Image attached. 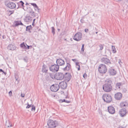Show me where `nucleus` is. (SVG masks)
Returning a JSON list of instances; mask_svg holds the SVG:
<instances>
[{
    "mask_svg": "<svg viewBox=\"0 0 128 128\" xmlns=\"http://www.w3.org/2000/svg\"><path fill=\"white\" fill-rule=\"evenodd\" d=\"M98 33V32H96V34H97Z\"/></svg>",
    "mask_w": 128,
    "mask_h": 128,
    "instance_id": "nucleus-62",
    "label": "nucleus"
},
{
    "mask_svg": "<svg viewBox=\"0 0 128 128\" xmlns=\"http://www.w3.org/2000/svg\"><path fill=\"white\" fill-rule=\"evenodd\" d=\"M36 20V19H34V20H33V22H34H34H35V21Z\"/></svg>",
    "mask_w": 128,
    "mask_h": 128,
    "instance_id": "nucleus-56",
    "label": "nucleus"
},
{
    "mask_svg": "<svg viewBox=\"0 0 128 128\" xmlns=\"http://www.w3.org/2000/svg\"><path fill=\"white\" fill-rule=\"evenodd\" d=\"M108 111L109 112L112 114H113L115 112L114 108L112 106H110L108 107Z\"/></svg>",
    "mask_w": 128,
    "mask_h": 128,
    "instance_id": "nucleus-12",
    "label": "nucleus"
},
{
    "mask_svg": "<svg viewBox=\"0 0 128 128\" xmlns=\"http://www.w3.org/2000/svg\"><path fill=\"white\" fill-rule=\"evenodd\" d=\"M25 4H26V5H29V4L27 2V3H26Z\"/></svg>",
    "mask_w": 128,
    "mask_h": 128,
    "instance_id": "nucleus-55",
    "label": "nucleus"
},
{
    "mask_svg": "<svg viewBox=\"0 0 128 128\" xmlns=\"http://www.w3.org/2000/svg\"><path fill=\"white\" fill-rule=\"evenodd\" d=\"M8 94L10 96H12V92L11 91H10L9 93Z\"/></svg>",
    "mask_w": 128,
    "mask_h": 128,
    "instance_id": "nucleus-43",
    "label": "nucleus"
},
{
    "mask_svg": "<svg viewBox=\"0 0 128 128\" xmlns=\"http://www.w3.org/2000/svg\"><path fill=\"white\" fill-rule=\"evenodd\" d=\"M118 128H124L120 126Z\"/></svg>",
    "mask_w": 128,
    "mask_h": 128,
    "instance_id": "nucleus-53",
    "label": "nucleus"
},
{
    "mask_svg": "<svg viewBox=\"0 0 128 128\" xmlns=\"http://www.w3.org/2000/svg\"><path fill=\"white\" fill-rule=\"evenodd\" d=\"M72 60L74 62L76 61V59H72Z\"/></svg>",
    "mask_w": 128,
    "mask_h": 128,
    "instance_id": "nucleus-51",
    "label": "nucleus"
},
{
    "mask_svg": "<svg viewBox=\"0 0 128 128\" xmlns=\"http://www.w3.org/2000/svg\"><path fill=\"white\" fill-rule=\"evenodd\" d=\"M126 1L127 2H128V0H126Z\"/></svg>",
    "mask_w": 128,
    "mask_h": 128,
    "instance_id": "nucleus-61",
    "label": "nucleus"
},
{
    "mask_svg": "<svg viewBox=\"0 0 128 128\" xmlns=\"http://www.w3.org/2000/svg\"><path fill=\"white\" fill-rule=\"evenodd\" d=\"M80 66H78V70H80Z\"/></svg>",
    "mask_w": 128,
    "mask_h": 128,
    "instance_id": "nucleus-49",
    "label": "nucleus"
},
{
    "mask_svg": "<svg viewBox=\"0 0 128 128\" xmlns=\"http://www.w3.org/2000/svg\"><path fill=\"white\" fill-rule=\"evenodd\" d=\"M66 62V66L65 67L63 68L64 71H68L71 69L72 66L70 64V61H68L66 58H65Z\"/></svg>",
    "mask_w": 128,
    "mask_h": 128,
    "instance_id": "nucleus-6",
    "label": "nucleus"
},
{
    "mask_svg": "<svg viewBox=\"0 0 128 128\" xmlns=\"http://www.w3.org/2000/svg\"><path fill=\"white\" fill-rule=\"evenodd\" d=\"M18 7L20 6V5L22 7V8L23 9H24V3L23 1H20V3H18Z\"/></svg>",
    "mask_w": 128,
    "mask_h": 128,
    "instance_id": "nucleus-25",
    "label": "nucleus"
},
{
    "mask_svg": "<svg viewBox=\"0 0 128 128\" xmlns=\"http://www.w3.org/2000/svg\"><path fill=\"white\" fill-rule=\"evenodd\" d=\"M64 74L63 73L58 72L56 74V79L57 80H61L64 79Z\"/></svg>",
    "mask_w": 128,
    "mask_h": 128,
    "instance_id": "nucleus-9",
    "label": "nucleus"
},
{
    "mask_svg": "<svg viewBox=\"0 0 128 128\" xmlns=\"http://www.w3.org/2000/svg\"><path fill=\"white\" fill-rule=\"evenodd\" d=\"M5 3L6 6L10 8L13 9L15 8L16 7L15 4L13 2H6Z\"/></svg>",
    "mask_w": 128,
    "mask_h": 128,
    "instance_id": "nucleus-10",
    "label": "nucleus"
},
{
    "mask_svg": "<svg viewBox=\"0 0 128 128\" xmlns=\"http://www.w3.org/2000/svg\"><path fill=\"white\" fill-rule=\"evenodd\" d=\"M6 126L8 127H10L12 126V124L10 122H9L8 123L6 122Z\"/></svg>",
    "mask_w": 128,
    "mask_h": 128,
    "instance_id": "nucleus-28",
    "label": "nucleus"
},
{
    "mask_svg": "<svg viewBox=\"0 0 128 128\" xmlns=\"http://www.w3.org/2000/svg\"><path fill=\"white\" fill-rule=\"evenodd\" d=\"M60 88L59 85L58 84H55L52 85L50 87L51 90L53 92H56Z\"/></svg>",
    "mask_w": 128,
    "mask_h": 128,
    "instance_id": "nucleus-8",
    "label": "nucleus"
},
{
    "mask_svg": "<svg viewBox=\"0 0 128 128\" xmlns=\"http://www.w3.org/2000/svg\"><path fill=\"white\" fill-rule=\"evenodd\" d=\"M59 66L58 65L54 64L51 65L49 68L50 70L53 72H57L59 70Z\"/></svg>",
    "mask_w": 128,
    "mask_h": 128,
    "instance_id": "nucleus-5",
    "label": "nucleus"
},
{
    "mask_svg": "<svg viewBox=\"0 0 128 128\" xmlns=\"http://www.w3.org/2000/svg\"><path fill=\"white\" fill-rule=\"evenodd\" d=\"M102 98L104 102L107 103H110L112 100V98L111 96L108 94H103Z\"/></svg>",
    "mask_w": 128,
    "mask_h": 128,
    "instance_id": "nucleus-2",
    "label": "nucleus"
},
{
    "mask_svg": "<svg viewBox=\"0 0 128 128\" xmlns=\"http://www.w3.org/2000/svg\"><path fill=\"white\" fill-rule=\"evenodd\" d=\"M0 72H2V74H4L5 75L6 74V73L5 72H4V70L1 69H0Z\"/></svg>",
    "mask_w": 128,
    "mask_h": 128,
    "instance_id": "nucleus-34",
    "label": "nucleus"
},
{
    "mask_svg": "<svg viewBox=\"0 0 128 128\" xmlns=\"http://www.w3.org/2000/svg\"><path fill=\"white\" fill-rule=\"evenodd\" d=\"M9 12H12L10 14V15L12 14L13 13H14V10H13L12 11H10L9 10Z\"/></svg>",
    "mask_w": 128,
    "mask_h": 128,
    "instance_id": "nucleus-48",
    "label": "nucleus"
},
{
    "mask_svg": "<svg viewBox=\"0 0 128 128\" xmlns=\"http://www.w3.org/2000/svg\"><path fill=\"white\" fill-rule=\"evenodd\" d=\"M76 66H80L79 65V63L78 62H76Z\"/></svg>",
    "mask_w": 128,
    "mask_h": 128,
    "instance_id": "nucleus-47",
    "label": "nucleus"
},
{
    "mask_svg": "<svg viewBox=\"0 0 128 128\" xmlns=\"http://www.w3.org/2000/svg\"><path fill=\"white\" fill-rule=\"evenodd\" d=\"M112 81L110 78L107 79L105 80V83L102 86L103 90L105 92H109L112 89Z\"/></svg>",
    "mask_w": 128,
    "mask_h": 128,
    "instance_id": "nucleus-1",
    "label": "nucleus"
},
{
    "mask_svg": "<svg viewBox=\"0 0 128 128\" xmlns=\"http://www.w3.org/2000/svg\"><path fill=\"white\" fill-rule=\"evenodd\" d=\"M82 20H83L82 19H81V20H80V21H81V22H82V23H83L84 22H84L83 21V22H82Z\"/></svg>",
    "mask_w": 128,
    "mask_h": 128,
    "instance_id": "nucleus-52",
    "label": "nucleus"
},
{
    "mask_svg": "<svg viewBox=\"0 0 128 128\" xmlns=\"http://www.w3.org/2000/svg\"><path fill=\"white\" fill-rule=\"evenodd\" d=\"M64 75V80H66L67 82H68L71 79V74L69 73H66Z\"/></svg>",
    "mask_w": 128,
    "mask_h": 128,
    "instance_id": "nucleus-15",
    "label": "nucleus"
},
{
    "mask_svg": "<svg viewBox=\"0 0 128 128\" xmlns=\"http://www.w3.org/2000/svg\"><path fill=\"white\" fill-rule=\"evenodd\" d=\"M59 85L60 87L62 89H66L67 86V84L65 82H60Z\"/></svg>",
    "mask_w": 128,
    "mask_h": 128,
    "instance_id": "nucleus-17",
    "label": "nucleus"
},
{
    "mask_svg": "<svg viewBox=\"0 0 128 128\" xmlns=\"http://www.w3.org/2000/svg\"><path fill=\"white\" fill-rule=\"evenodd\" d=\"M31 4L34 6V8L37 5L35 3H30Z\"/></svg>",
    "mask_w": 128,
    "mask_h": 128,
    "instance_id": "nucleus-41",
    "label": "nucleus"
},
{
    "mask_svg": "<svg viewBox=\"0 0 128 128\" xmlns=\"http://www.w3.org/2000/svg\"><path fill=\"white\" fill-rule=\"evenodd\" d=\"M122 97V94L120 92H118L115 94L114 96V98L117 100H120Z\"/></svg>",
    "mask_w": 128,
    "mask_h": 128,
    "instance_id": "nucleus-18",
    "label": "nucleus"
},
{
    "mask_svg": "<svg viewBox=\"0 0 128 128\" xmlns=\"http://www.w3.org/2000/svg\"><path fill=\"white\" fill-rule=\"evenodd\" d=\"M26 44V46H27V47L26 46V49H30V46H28Z\"/></svg>",
    "mask_w": 128,
    "mask_h": 128,
    "instance_id": "nucleus-44",
    "label": "nucleus"
},
{
    "mask_svg": "<svg viewBox=\"0 0 128 128\" xmlns=\"http://www.w3.org/2000/svg\"><path fill=\"white\" fill-rule=\"evenodd\" d=\"M27 104H28L27 106L26 107V108H30V107H32V105H30L28 103V102Z\"/></svg>",
    "mask_w": 128,
    "mask_h": 128,
    "instance_id": "nucleus-38",
    "label": "nucleus"
},
{
    "mask_svg": "<svg viewBox=\"0 0 128 128\" xmlns=\"http://www.w3.org/2000/svg\"><path fill=\"white\" fill-rule=\"evenodd\" d=\"M84 44H83L82 45V46L81 48V50L82 51H84Z\"/></svg>",
    "mask_w": 128,
    "mask_h": 128,
    "instance_id": "nucleus-39",
    "label": "nucleus"
},
{
    "mask_svg": "<svg viewBox=\"0 0 128 128\" xmlns=\"http://www.w3.org/2000/svg\"><path fill=\"white\" fill-rule=\"evenodd\" d=\"M15 78L16 79V80L17 81L18 80V78H16V77H15Z\"/></svg>",
    "mask_w": 128,
    "mask_h": 128,
    "instance_id": "nucleus-60",
    "label": "nucleus"
},
{
    "mask_svg": "<svg viewBox=\"0 0 128 128\" xmlns=\"http://www.w3.org/2000/svg\"><path fill=\"white\" fill-rule=\"evenodd\" d=\"M87 76V75L86 73H84L83 76V77L84 78H86Z\"/></svg>",
    "mask_w": 128,
    "mask_h": 128,
    "instance_id": "nucleus-42",
    "label": "nucleus"
},
{
    "mask_svg": "<svg viewBox=\"0 0 128 128\" xmlns=\"http://www.w3.org/2000/svg\"><path fill=\"white\" fill-rule=\"evenodd\" d=\"M101 62L107 65L111 64L110 60L108 58H102L101 59Z\"/></svg>",
    "mask_w": 128,
    "mask_h": 128,
    "instance_id": "nucleus-13",
    "label": "nucleus"
},
{
    "mask_svg": "<svg viewBox=\"0 0 128 128\" xmlns=\"http://www.w3.org/2000/svg\"><path fill=\"white\" fill-rule=\"evenodd\" d=\"M30 48H32V46H30Z\"/></svg>",
    "mask_w": 128,
    "mask_h": 128,
    "instance_id": "nucleus-54",
    "label": "nucleus"
},
{
    "mask_svg": "<svg viewBox=\"0 0 128 128\" xmlns=\"http://www.w3.org/2000/svg\"><path fill=\"white\" fill-rule=\"evenodd\" d=\"M123 84L122 82H118L117 83L116 85V87L117 88L120 89V86H122Z\"/></svg>",
    "mask_w": 128,
    "mask_h": 128,
    "instance_id": "nucleus-26",
    "label": "nucleus"
},
{
    "mask_svg": "<svg viewBox=\"0 0 128 128\" xmlns=\"http://www.w3.org/2000/svg\"><path fill=\"white\" fill-rule=\"evenodd\" d=\"M120 106L121 108L125 107L126 108H128V102L126 101H124L120 104Z\"/></svg>",
    "mask_w": 128,
    "mask_h": 128,
    "instance_id": "nucleus-19",
    "label": "nucleus"
},
{
    "mask_svg": "<svg viewBox=\"0 0 128 128\" xmlns=\"http://www.w3.org/2000/svg\"><path fill=\"white\" fill-rule=\"evenodd\" d=\"M58 31L59 32L60 31V29H58Z\"/></svg>",
    "mask_w": 128,
    "mask_h": 128,
    "instance_id": "nucleus-59",
    "label": "nucleus"
},
{
    "mask_svg": "<svg viewBox=\"0 0 128 128\" xmlns=\"http://www.w3.org/2000/svg\"><path fill=\"white\" fill-rule=\"evenodd\" d=\"M7 48L9 50H13L16 49V47L10 44L8 46Z\"/></svg>",
    "mask_w": 128,
    "mask_h": 128,
    "instance_id": "nucleus-21",
    "label": "nucleus"
},
{
    "mask_svg": "<svg viewBox=\"0 0 128 128\" xmlns=\"http://www.w3.org/2000/svg\"><path fill=\"white\" fill-rule=\"evenodd\" d=\"M49 76L52 79H54L55 77V76H54V74L52 73H50L49 74Z\"/></svg>",
    "mask_w": 128,
    "mask_h": 128,
    "instance_id": "nucleus-31",
    "label": "nucleus"
},
{
    "mask_svg": "<svg viewBox=\"0 0 128 128\" xmlns=\"http://www.w3.org/2000/svg\"><path fill=\"white\" fill-rule=\"evenodd\" d=\"M34 8L36 11H37L38 12H40V10L37 5H36L35 7H34Z\"/></svg>",
    "mask_w": 128,
    "mask_h": 128,
    "instance_id": "nucleus-32",
    "label": "nucleus"
},
{
    "mask_svg": "<svg viewBox=\"0 0 128 128\" xmlns=\"http://www.w3.org/2000/svg\"><path fill=\"white\" fill-rule=\"evenodd\" d=\"M126 108H123L120 110V115L122 117H123L126 115Z\"/></svg>",
    "mask_w": 128,
    "mask_h": 128,
    "instance_id": "nucleus-16",
    "label": "nucleus"
},
{
    "mask_svg": "<svg viewBox=\"0 0 128 128\" xmlns=\"http://www.w3.org/2000/svg\"><path fill=\"white\" fill-rule=\"evenodd\" d=\"M20 47L23 48L25 49H26V46L25 45L24 43V42L20 44Z\"/></svg>",
    "mask_w": 128,
    "mask_h": 128,
    "instance_id": "nucleus-29",
    "label": "nucleus"
},
{
    "mask_svg": "<svg viewBox=\"0 0 128 128\" xmlns=\"http://www.w3.org/2000/svg\"><path fill=\"white\" fill-rule=\"evenodd\" d=\"M32 25L33 26H34V23L32 22Z\"/></svg>",
    "mask_w": 128,
    "mask_h": 128,
    "instance_id": "nucleus-58",
    "label": "nucleus"
},
{
    "mask_svg": "<svg viewBox=\"0 0 128 128\" xmlns=\"http://www.w3.org/2000/svg\"><path fill=\"white\" fill-rule=\"evenodd\" d=\"M32 108L31 110V111H34L35 110V106H34V105H32Z\"/></svg>",
    "mask_w": 128,
    "mask_h": 128,
    "instance_id": "nucleus-36",
    "label": "nucleus"
},
{
    "mask_svg": "<svg viewBox=\"0 0 128 128\" xmlns=\"http://www.w3.org/2000/svg\"><path fill=\"white\" fill-rule=\"evenodd\" d=\"M32 30V27L31 25L27 26L26 27V31L30 33L32 32L31 30Z\"/></svg>",
    "mask_w": 128,
    "mask_h": 128,
    "instance_id": "nucleus-23",
    "label": "nucleus"
},
{
    "mask_svg": "<svg viewBox=\"0 0 128 128\" xmlns=\"http://www.w3.org/2000/svg\"><path fill=\"white\" fill-rule=\"evenodd\" d=\"M25 96V94H21V96L22 97H24Z\"/></svg>",
    "mask_w": 128,
    "mask_h": 128,
    "instance_id": "nucleus-45",
    "label": "nucleus"
},
{
    "mask_svg": "<svg viewBox=\"0 0 128 128\" xmlns=\"http://www.w3.org/2000/svg\"><path fill=\"white\" fill-rule=\"evenodd\" d=\"M88 29L86 28L85 29V31L86 32V33L88 32Z\"/></svg>",
    "mask_w": 128,
    "mask_h": 128,
    "instance_id": "nucleus-46",
    "label": "nucleus"
},
{
    "mask_svg": "<svg viewBox=\"0 0 128 128\" xmlns=\"http://www.w3.org/2000/svg\"><path fill=\"white\" fill-rule=\"evenodd\" d=\"M118 63H119L120 64V63H122L121 61V60H118Z\"/></svg>",
    "mask_w": 128,
    "mask_h": 128,
    "instance_id": "nucleus-50",
    "label": "nucleus"
},
{
    "mask_svg": "<svg viewBox=\"0 0 128 128\" xmlns=\"http://www.w3.org/2000/svg\"><path fill=\"white\" fill-rule=\"evenodd\" d=\"M23 60L26 62H27L28 60V59L26 56L24 57L23 58Z\"/></svg>",
    "mask_w": 128,
    "mask_h": 128,
    "instance_id": "nucleus-37",
    "label": "nucleus"
},
{
    "mask_svg": "<svg viewBox=\"0 0 128 128\" xmlns=\"http://www.w3.org/2000/svg\"><path fill=\"white\" fill-rule=\"evenodd\" d=\"M58 101L60 103L64 102L67 103H70V101L66 100L65 99H64L63 100L60 99Z\"/></svg>",
    "mask_w": 128,
    "mask_h": 128,
    "instance_id": "nucleus-27",
    "label": "nucleus"
},
{
    "mask_svg": "<svg viewBox=\"0 0 128 128\" xmlns=\"http://www.w3.org/2000/svg\"><path fill=\"white\" fill-rule=\"evenodd\" d=\"M4 36H4L3 35L2 36V37L3 39H4Z\"/></svg>",
    "mask_w": 128,
    "mask_h": 128,
    "instance_id": "nucleus-57",
    "label": "nucleus"
},
{
    "mask_svg": "<svg viewBox=\"0 0 128 128\" xmlns=\"http://www.w3.org/2000/svg\"><path fill=\"white\" fill-rule=\"evenodd\" d=\"M55 29L54 27H52V32L53 34V35L55 34Z\"/></svg>",
    "mask_w": 128,
    "mask_h": 128,
    "instance_id": "nucleus-33",
    "label": "nucleus"
},
{
    "mask_svg": "<svg viewBox=\"0 0 128 128\" xmlns=\"http://www.w3.org/2000/svg\"><path fill=\"white\" fill-rule=\"evenodd\" d=\"M108 72L109 75L110 76H114L116 75V71L112 68L109 69L108 71Z\"/></svg>",
    "mask_w": 128,
    "mask_h": 128,
    "instance_id": "nucleus-11",
    "label": "nucleus"
},
{
    "mask_svg": "<svg viewBox=\"0 0 128 128\" xmlns=\"http://www.w3.org/2000/svg\"><path fill=\"white\" fill-rule=\"evenodd\" d=\"M82 36V33L80 32H78L74 35L73 39L76 41H79L81 40Z\"/></svg>",
    "mask_w": 128,
    "mask_h": 128,
    "instance_id": "nucleus-7",
    "label": "nucleus"
},
{
    "mask_svg": "<svg viewBox=\"0 0 128 128\" xmlns=\"http://www.w3.org/2000/svg\"><path fill=\"white\" fill-rule=\"evenodd\" d=\"M47 67V66L44 64L42 66V71L43 72L46 73L48 71Z\"/></svg>",
    "mask_w": 128,
    "mask_h": 128,
    "instance_id": "nucleus-22",
    "label": "nucleus"
},
{
    "mask_svg": "<svg viewBox=\"0 0 128 128\" xmlns=\"http://www.w3.org/2000/svg\"><path fill=\"white\" fill-rule=\"evenodd\" d=\"M48 125L50 128H54L58 125L57 122L56 121H54L50 120L48 122Z\"/></svg>",
    "mask_w": 128,
    "mask_h": 128,
    "instance_id": "nucleus-4",
    "label": "nucleus"
},
{
    "mask_svg": "<svg viewBox=\"0 0 128 128\" xmlns=\"http://www.w3.org/2000/svg\"><path fill=\"white\" fill-rule=\"evenodd\" d=\"M46 79L47 80H50V77L49 76H46Z\"/></svg>",
    "mask_w": 128,
    "mask_h": 128,
    "instance_id": "nucleus-40",
    "label": "nucleus"
},
{
    "mask_svg": "<svg viewBox=\"0 0 128 128\" xmlns=\"http://www.w3.org/2000/svg\"><path fill=\"white\" fill-rule=\"evenodd\" d=\"M56 63L57 65L58 66H63L65 64V62L59 58L58 59L56 60Z\"/></svg>",
    "mask_w": 128,
    "mask_h": 128,
    "instance_id": "nucleus-14",
    "label": "nucleus"
},
{
    "mask_svg": "<svg viewBox=\"0 0 128 128\" xmlns=\"http://www.w3.org/2000/svg\"><path fill=\"white\" fill-rule=\"evenodd\" d=\"M99 47L100 48L99 50H102L103 48V46L102 44H100L99 45Z\"/></svg>",
    "mask_w": 128,
    "mask_h": 128,
    "instance_id": "nucleus-35",
    "label": "nucleus"
},
{
    "mask_svg": "<svg viewBox=\"0 0 128 128\" xmlns=\"http://www.w3.org/2000/svg\"><path fill=\"white\" fill-rule=\"evenodd\" d=\"M98 69L99 72L101 74H105L107 71V68L106 65L102 64L99 66Z\"/></svg>",
    "mask_w": 128,
    "mask_h": 128,
    "instance_id": "nucleus-3",
    "label": "nucleus"
},
{
    "mask_svg": "<svg viewBox=\"0 0 128 128\" xmlns=\"http://www.w3.org/2000/svg\"><path fill=\"white\" fill-rule=\"evenodd\" d=\"M31 18L30 16H26L24 18V20L26 22L30 21Z\"/></svg>",
    "mask_w": 128,
    "mask_h": 128,
    "instance_id": "nucleus-24",
    "label": "nucleus"
},
{
    "mask_svg": "<svg viewBox=\"0 0 128 128\" xmlns=\"http://www.w3.org/2000/svg\"><path fill=\"white\" fill-rule=\"evenodd\" d=\"M112 52L114 53H115L116 52V50L114 46H112Z\"/></svg>",
    "mask_w": 128,
    "mask_h": 128,
    "instance_id": "nucleus-30",
    "label": "nucleus"
},
{
    "mask_svg": "<svg viewBox=\"0 0 128 128\" xmlns=\"http://www.w3.org/2000/svg\"><path fill=\"white\" fill-rule=\"evenodd\" d=\"M14 23L15 24H14L12 25V26L13 27H15L16 26L19 25H21L22 26L24 25L20 21L17 20L15 21L14 22Z\"/></svg>",
    "mask_w": 128,
    "mask_h": 128,
    "instance_id": "nucleus-20",
    "label": "nucleus"
}]
</instances>
